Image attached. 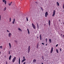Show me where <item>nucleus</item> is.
Returning <instances> with one entry per match:
<instances>
[{
	"label": "nucleus",
	"instance_id": "f257e3e1",
	"mask_svg": "<svg viewBox=\"0 0 64 64\" xmlns=\"http://www.w3.org/2000/svg\"><path fill=\"white\" fill-rule=\"evenodd\" d=\"M30 46H29L28 48V53H29L30 52Z\"/></svg>",
	"mask_w": 64,
	"mask_h": 64
},
{
	"label": "nucleus",
	"instance_id": "f03ea898",
	"mask_svg": "<svg viewBox=\"0 0 64 64\" xmlns=\"http://www.w3.org/2000/svg\"><path fill=\"white\" fill-rule=\"evenodd\" d=\"M16 57H14L13 59L12 62L13 63H14V62H15V60H16Z\"/></svg>",
	"mask_w": 64,
	"mask_h": 64
},
{
	"label": "nucleus",
	"instance_id": "7ed1b4c3",
	"mask_svg": "<svg viewBox=\"0 0 64 64\" xmlns=\"http://www.w3.org/2000/svg\"><path fill=\"white\" fill-rule=\"evenodd\" d=\"M48 15V12H46L45 14V16L46 17H47V16Z\"/></svg>",
	"mask_w": 64,
	"mask_h": 64
},
{
	"label": "nucleus",
	"instance_id": "20e7f679",
	"mask_svg": "<svg viewBox=\"0 0 64 64\" xmlns=\"http://www.w3.org/2000/svg\"><path fill=\"white\" fill-rule=\"evenodd\" d=\"M55 10H54V12H53V14L52 15V16L53 17L55 16Z\"/></svg>",
	"mask_w": 64,
	"mask_h": 64
},
{
	"label": "nucleus",
	"instance_id": "39448f33",
	"mask_svg": "<svg viewBox=\"0 0 64 64\" xmlns=\"http://www.w3.org/2000/svg\"><path fill=\"white\" fill-rule=\"evenodd\" d=\"M32 26L33 28H34V29H35L36 28H35V25L33 24L32 23Z\"/></svg>",
	"mask_w": 64,
	"mask_h": 64
},
{
	"label": "nucleus",
	"instance_id": "423d86ee",
	"mask_svg": "<svg viewBox=\"0 0 64 64\" xmlns=\"http://www.w3.org/2000/svg\"><path fill=\"white\" fill-rule=\"evenodd\" d=\"M2 1L3 2H4V4H5V5L6 4V3H7V1H6L5 0H2Z\"/></svg>",
	"mask_w": 64,
	"mask_h": 64
},
{
	"label": "nucleus",
	"instance_id": "0eeeda50",
	"mask_svg": "<svg viewBox=\"0 0 64 64\" xmlns=\"http://www.w3.org/2000/svg\"><path fill=\"white\" fill-rule=\"evenodd\" d=\"M53 48L52 47L51 49V50L50 51V53H52L53 52Z\"/></svg>",
	"mask_w": 64,
	"mask_h": 64
},
{
	"label": "nucleus",
	"instance_id": "6e6552de",
	"mask_svg": "<svg viewBox=\"0 0 64 64\" xmlns=\"http://www.w3.org/2000/svg\"><path fill=\"white\" fill-rule=\"evenodd\" d=\"M15 20V19H13V21H13L12 22V24H14Z\"/></svg>",
	"mask_w": 64,
	"mask_h": 64
},
{
	"label": "nucleus",
	"instance_id": "1a4fd4ad",
	"mask_svg": "<svg viewBox=\"0 0 64 64\" xmlns=\"http://www.w3.org/2000/svg\"><path fill=\"white\" fill-rule=\"evenodd\" d=\"M11 35H12V34H11V33H9L8 34V36L9 37H10L11 36Z\"/></svg>",
	"mask_w": 64,
	"mask_h": 64
},
{
	"label": "nucleus",
	"instance_id": "9d476101",
	"mask_svg": "<svg viewBox=\"0 0 64 64\" xmlns=\"http://www.w3.org/2000/svg\"><path fill=\"white\" fill-rule=\"evenodd\" d=\"M40 40H42V36H41V34H40Z\"/></svg>",
	"mask_w": 64,
	"mask_h": 64
},
{
	"label": "nucleus",
	"instance_id": "9b49d317",
	"mask_svg": "<svg viewBox=\"0 0 64 64\" xmlns=\"http://www.w3.org/2000/svg\"><path fill=\"white\" fill-rule=\"evenodd\" d=\"M36 62V60L35 59H34L33 60V62L34 63H35Z\"/></svg>",
	"mask_w": 64,
	"mask_h": 64
},
{
	"label": "nucleus",
	"instance_id": "f8f14e48",
	"mask_svg": "<svg viewBox=\"0 0 64 64\" xmlns=\"http://www.w3.org/2000/svg\"><path fill=\"white\" fill-rule=\"evenodd\" d=\"M27 30H28V34H30V32H29V30L28 29V28L27 29Z\"/></svg>",
	"mask_w": 64,
	"mask_h": 64
},
{
	"label": "nucleus",
	"instance_id": "ddd939ff",
	"mask_svg": "<svg viewBox=\"0 0 64 64\" xmlns=\"http://www.w3.org/2000/svg\"><path fill=\"white\" fill-rule=\"evenodd\" d=\"M26 60V59H24L22 60V63H23V62H24V61H25Z\"/></svg>",
	"mask_w": 64,
	"mask_h": 64
},
{
	"label": "nucleus",
	"instance_id": "4468645a",
	"mask_svg": "<svg viewBox=\"0 0 64 64\" xmlns=\"http://www.w3.org/2000/svg\"><path fill=\"white\" fill-rule=\"evenodd\" d=\"M19 64H20V58H19Z\"/></svg>",
	"mask_w": 64,
	"mask_h": 64
},
{
	"label": "nucleus",
	"instance_id": "2eb2a0df",
	"mask_svg": "<svg viewBox=\"0 0 64 64\" xmlns=\"http://www.w3.org/2000/svg\"><path fill=\"white\" fill-rule=\"evenodd\" d=\"M11 57H12V56H11V55L9 57V60H10V59H11Z\"/></svg>",
	"mask_w": 64,
	"mask_h": 64
},
{
	"label": "nucleus",
	"instance_id": "dca6fc26",
	"mask_svg": "<svg viewBox=\"0 0 64 64\" xmlns=\"http://www.w3.org/2000/svg\"><path fill=\"white\" fill-rule=\"evenodd\" d=\"M37 28L38 29H39V25H38V23H37Z\"/></svg>",
	"mask_w": 64,
	"mask_h": 64
},
{
	"label": "nucleus",
	"instance_id": "f3484780",
	"mask_svg": "<svg viewBox=\"0 0 64 64\" xmlns=\"http://www.w3.org/2000/svg\"><path fill=\"white\" fill-rule=\"evenodd\" d=\"M48 24H49V26H50V20H49Z\"/></svg>",
	"mask_w": 64,
	"mask_h": 64
},
{
	"label": "nucleus",
	"instance_id": "a211bd4d",
	"mask_svg": "<svg viewBox=\"0 0 64 64\" xmlns=\"http://www.w3.org/2000/svg\"><path fill=\"white\" fill-rule=\"evenodd\" d=\"M56 4H57V6H59V2H57Z\"/></svg>",
	"mask_w": 64,
	"mask_h": 64
},
{
	"label": "nucleus",
	"instance_id": "6ab92c4d",
	"mask_svg": "<svg viewBox=\"0 0 64 64\" xmlns=\"http://www.w3.org/2000/svg\"><path fill=\"white\" fill-rule=\"evenodd\" d=\"M49 41L50 43H51V42H52L51 40L50 39H49Z\"/></svg>",
	"mask_w": 64,
	"mask_h": 64
},
{
	"label": "nucleus",
	"instance_id": "aec40b11",
	"mask_svg": "<svg viewBox=\"0 0 64 64\" xmlns=\"http://www.w3.org/2000/svg\"><path fill=\"white\" fill-rule=\"evenodd\" d=\"M18 30H19V31H22V30H21L20 28H18Z\"/></svg>",
	"mask_w": 64,
	"mask_h": 64
},
{
	"label": "nucleus",
	"instance_id": "412c9836",
	"mask_svg": "<svg viewBox=\"0 0 64 64\" xmlns=\"http://www.w3.org/2000/svg\"><path fill=\"white\" fill-rule=\"evenodd\" d=\"M12 2H11L10 4L9 3L8 4V5H9V6H11V4H12Z\"/></svg>",
	"mask_w": 64,
	"mask_h": 64
},
{
	"label": "nucleus",
	"instance_id": "4be33fe9",
	"mask_svg": "<svg viewBox=\"0 0 64 64\" xmlns=\"http://www.w3.org/2000/svg\"><path fill=\"white\" fill-rule=\"evenodd\" d=\"M38 47H39V45H38V44H37L36 46V48L37 49H38Z\"/></svg>",
	"mask_w": 64,
	"mask_h": 64
},
{
	"label": "nucleus",
	"instance_id": "5701e85b",
	"mask_svg": "<svg viewBox=\"0 0 64 64\" xmlns=\"http://www.w3.org/2000/svg\"><path fill=\"white\" fill-rule=\"evenodd\" d=\"M9 46L10 47V48H11V44H10V43H9Z\"/></svg>",
	"mask_w": 64,
	"mask_h": 64
},
{
	"label": "nucleus",
	"instance_id": "b1692460",
	"mask_svg": "<svg viewBox=\"0 0 64 64\" xmlns=\"http://www.w3.org/2000/svg\"><path fill=\"white\" fill-rule=\"evenodd\" d=\"M56 52H57V53H58V50H57V49H56Z\"/></svg>",
	"mask_w": 64,
	"mask_h": 64
},
{
	"label": "nucleus",
	"instance_id": "393cba45",
	"mask_svg": "<svg viewBox=\"0 0 64 64\" xmlns=\"http://www.w3.org/2000/svg\"><path fill=\"white\" fill-rule=\"evenodd\" d=\"M6 9V7H5L4 8V11H5Z\"/></svg>",
	"mask_w": 64,
	"mask_h": 64
},
{
	"label": "nucleus",
	"instance_id": "a878e982",
	"mask_svg": "<svg viewBox=\"0 0 64 64\" xmlns=\"http://www.w3.org/2000/svg\"><path fill=\"white\" fill-rule=\"evenodd\" d=\"M11 21V18H10V21L9 22H10V21Z\"/></svg>",
	"mask_w": 64,
	"mask_h": 64
},
{
	"label": "nucleus",
	"instance_id": "bb28decb",
	"mask_svg": "<svg viewBox=\"0 0 64 64\" xmlns=\"http://www.w3.org/2000/svg\"><path fill=\"white\" fill-rule=\"evenodd\" d=\"M41 9L42 10V11H43V8L42 7L41 8Z\"/></svg>",
	"mask_w": 64,
	"mask_h": 64
},
{
	"label": "nucleus",
	"instance_id": "cd10ccee",
	"mask_svg": "<svg viewBox=\"0 0 64 64\" xmlns=\"http://www.w3.org/2000/svg\"><path fill=\"white\" fill-rule=\"evenodd\" d=\"M26 18L27 21H28V18H27V17H26Z\"/></svg>",
	"mask_w": 64,
	"mask_h": 64
},
{
	"label": "nucleus",
	"instance_id": "c85d7f7f",
	"mask_svg": "<svg viewBox=\"0 0 64 64\" xmlns=\"http://www.w3.org/2000/svg\"><path fill=\"white\" fill-rule=\"evenodd\" d=\"M46 42H47V38H46Z\"/></svg>",
	"mask_w": 64,
	"mask_h": 64
},
{
	"label": "nucleus",
	"instance_id": "c756f323",
	"mask_svg": "<svg viewBox=\"0 0 64 64\" xmlns=\"http://www.w3.org/2000/svg\"><path fill=\"white\" fill-rule=\"evenodd\" d=\"M42 59H43V60H44V57H43V56H42Z\"/></svg>",
	"mask_w": 64,
	"mask_h": 64
},
{
	"label": "nucleus",
	"instance_id": "7c9ffc66",
	"mask_svg": "<svg viewBox=\"0 0 64 64\" xmlns=\"http://www.w3.org/2000/svg\"><path fill=\"white\" fill-rule=\"evenodd\" d=\"M8 54H10V51H9Z\"/></svg>",
	"mask_w": 64,
	"mask_h": 64
},
{
	"label": "nucleus",
	"instance_id": "2f4dec72",
	"mask_svg": "<svg viewBox=\"0 0 64 64\" xmlns=\"http://www.w3.org/2000/svg\"><path fill=\"white\" fill-rule=\"evenodd\" d=\"M14 42H16V43H17V40H15Z\"/></svg>",
	"mask_w": 64,
	"mask_h": 64
},
{
	"label": "nucleus",
	"instance_id": "473e14b6",
	"mask_svg": "<svg viewBox=\"0 0 64 64\" xmlns=\"http://www.w3.org/2000/svg\"><path fill=\"white\" fill-rule=\"evenodd\" d=\"M58 44H57L56 45V47H57V46H58Z\"/></svg>",
	"mask_w": 64,
	"mask_h": 64
},
{
	"label": "nucleus",
	"instance_id": "72a5a7b5",
	"mask_svg": "<svg viewBox=\"0 0 64 64\" xmlns=\"http://www.w3.org/2000/svg\"><path fill=\"white\" fill-rule=\"evenodd\" d=\"M63 9H64V4H63Z\"/></svg>",
	"mask_w": 64,
	"mask_h": 64
},
{
	"label": "nucleus",
	"instance_id": "f704fd0d",
	"mask_svg": "<svg viewBox=\"0 0 64 64\" xmlns=\"http://www.w3.org/2000/svg\"><path fill=\"white\" fill-rule=\"evenodd\" d=\"M42 45H44V43H42Z\"/></svg>",
	"mask_w": 64,
	"mask_h": 64
},
{
	"label": "nucleus",
	"instance_id": "c9c22d12",
	"mask_svg": "<svg viewBox=\"0 0 64 64\" xmlns=\"http://www.w3.org/2000/svg\"><path fill=\"white\" fill-rule=\"evenodd\" d=\"M7 32H8V33H9V32H10L9 30H7Z\"/></svg>",
	"mask_w": 64,
	"mask_h": 64
},
{
	"label": "nucleus",
	"instance_id": "e433bc0d",
	"mask_svg": "<svg viewBox=\"0 0 64 64\" xmlns=\"http://www.w3.org/2000/svg\"><path fill=\"white\" fill-rule=\"evenodd\" d=\"M23 59H25V57L24 56L23 57Z\"/></svg>",
	"mask_w": 64,
	"mask_h": 64
},
{
	"label": "nucleus",
	"instance_id": "4c0bfd02",
	"mask_svg": "<svg viewBox=\"0 0 64 64\" xmlns=\"http://www.w3.org/2000/svg\"><path fill=\"white\" fill-rule=\"evenodd\" d=\"M0 48H2V46H0Z\"/></svg>",
	"mask_w": 64,
	"mask_h": 64
},
{
	"label": "nucleus",
	"instance_id": "58836bf2",
	"mask_svg": "<svg viewBox=\"0 0 64 64\" xmlns=\"http://www.w3.org/2000/svg\"><path fill=\"white\" fill-rule=\"evenodd\" d=\"M6 64H8V62H6Z\"/></svg>",
	"mask_w": 64,
	"mask_h": 64
},
{
	"label": "nucleus",
	"instance_id": "ea45409f",
	"mask_svg": "<svg viewBox=\"0 0 64 64\" xmlns=\"http://www.w3.org/2000/svg\"><path fill=\"white\" fill-rule=\"evenodd\" d=\"M60 51H62V50H61V48H60Z\"/></svg>",
	"mask_w": 64,
	"mask_h": 64
},
{
	"label": "nucleus",
	"instance_id": "a19ab883",
	"mask_svg": "<svg viewBox=\"0 0 64 64\" xmlns=\"http://www.w3.org/2000/svg\"><path fill=\"white\" fill-rule=\"evenodd\" d=\"M1 20V15H0V21Z\"/></svg>",
	"mask_w": 64,
	"mask_h": 64
},
{
	"label": "nucleus",
	"instance_id": "79ce46f5",
	"mask_svg": "<svg viewBox=\"0 0 64 64\" xmlns=\"http://www.w3.org/2000/svg\"><path fill=\"white\" fill-rule=\"evenodd\" d=\"M26 63V62H24V63L23 64H25Z\"/></svg>",
	"mask_w": 64,
	"mask_h": 64
},
{
	"label": "nucleus",
	"instance_id": "37998d69",
	"mask_svg": "<svg viewBox=\"0 0 64 64\" xmlns=\"http://www.w3.org/2000/svg\"><path fill=\"white\" fill-rule=\"evenodd\" d=\"M36 4H37V3H38V2H36Z\"/></svg>",
	"mask_w": 64,
	"mask_h": 64
},
{
	"label": "nucleus",
	"instance_id": "c03bdc74",
	"mask_svg": "<svg viewBox=\"0 0 64 64\" xmlns=\"http://www.w3.org/2000/svg\"><path fill=\"white\" fill-rule=\"evenodd\" d=\"M42 64H43V62H42Z\"/></svg>",
	"mask_w": 64,
	"mask_h": 64
},
{
	"label": "nucleus",
	"instance_id": "a18cd8bd",
	"mask_svg": "<svg viewBox=\"0 0 64 64\" xmlns=\"http://www.w3.org/2000/svg\"><path fill=\"white\" fill-rule=\"evenodd\" d=\"M47 44H46V46H47Z\"/></svg>",
	"mask_w": 64,
	"mask_h": 64
},
{
	"label": "nucleus",
	"instance_id": "49530a36",
	"mask_svg": "<svg viewBox=\"0 0 64 64\" xmlns=\"http://www.w3.org/2000/svg\"><path fill=\"white\" fill-rule=\"evenodd\" d=\"M37 38H38V37H37Z\"/></svg>",
	"mask_w": 64,
	"mask_h": 64
},
{
	"label": "nucleus",
	"instance_id": "de8ad7c7",
	"mask_svg": "<svg viewBox=\"0 0 64 64\" xmlns=\"http://www.w3.org/2000/svg\"><path fill=\"white\" fill-rule=\"evenodd\" d=\"M0 54H1V52H0Z\"/></svg>",
	"mask_w": 64,
	"mask_h": 64
},
{
	"label": "nucleus",
	"instance_id": "09e8293b",
	"mask_svg": "<svg viewBox=\"0 0 64 64\" xmlns=\"http://www.w3.org/2000/svg\"><path fill=\"white\" fill-rule=\"evenodd\" d=\"M61 35H62V34H61Z\"/></svg>",
	"mask_w": 64,
	"mask_h": 64
},
{
	"label": "nucleus",
	"instance_id": "8fccbe9b",
	"mask_svg": "<svg viewBox=\"0 0 64 64\" xmlns=\"http://www.w3.org/2000/svg\"><path fill=\"white\" fill-rule=\"evenodd\" d=\"M63 24H64V23H63Z\"/></svg>",
	"mask_w": 64,
	"mask_h": 64
}]
</instances>
